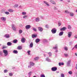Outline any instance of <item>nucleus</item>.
<instances>
[{
    "mask_svg": "<svg viewBox=\"0 0 77 77\" xmlns=\"http://www.w3.org/2000/svg\"><path fill=\"white\" fill-rule=\"evenodd\" d=\"M3 53L4 54L5 56H7L8 54V51L6 50H3Z\"/></svg>",
    "mask_w": 77,
    "mask_h": 77,
    "instance_id": "obj_1",
    "label": "nucleus"
},
{
    "mask_svg": "<svg viewBox=\"0 0 77 77\" xmlns=\"http://www.w3.org/2000/svg\"><path fill=\"white\" fill-rule=\"evenodd\" d=\"M51 32L53 34H54V33H56V32H57V29H56L55 28H53L51 30Z\"/></svg>",
    "mask_w": 77,
    "mask_h": 77,
    "instance_id": "obj_2",
    "label": "nucleus"
},
{
    "mask_svg": "<svg viewBox=\"0 0 77 77\" xmlns=\"http://www.w3.org/2000/svg\"><path fill=\"white\" fill-rule=\"evenodd\" d=\"M71 63V60H69L67 62V63H66L67 66H70V65Z\"/></svg>",
    "mask_w": 77,
    "mask_h": 77,
    "instance_id": "obj_3",
    "label": "nucleus"
},
{
    "mask_svg": "<svg viewBox=\"0 0 77 77\" xmlns=\"http://www.w3.org/2000/svg\"><path fill=\"white\" fill-rule=\"evenodd\" d=\"M12 27L13 30L14 31H16V27H15V25L13 24L12 25Z\"/></svg>",
    "mask_w": 77,
    "mask_h": 77,
    "instance_id": "obj_4",
    "label": "nucleus"
},
{
    "mask_svg": "<svg viewBox=\"0 0 77 77\" xmlns=\"http://www.w3.org/2000/svg\"><path fill=\"white\" fill-rule=\"evenodd\" d=\"M57 67H54L51 68V70L52 71H56V70H57Z\"/></svg>",
    "mask_w": 77,
    "mask_h": 77,
    "instance_id": "obj_5",
    "label": "nucleus"
},
{
    "mask_svg": "<svg viewBox=\"0 0 77 77\" xmlns=\"http://www.w3.org/2000/svg\"><path fill=\"white\" fill-rule=\"evenodd\" d=\"M21 42L22 43H24L26 42V39L24 38H22L21 39Z\"/></svg>",
    "mask_w": 77,
    "mask_h": 77,
    "instance_id": "obj_6",
    "label": "nucleus"
},
{
    "mask_svg": "<svg viewBox=\"0 0 77 77\" xmlns=\"http://www.w3.org/2000/svg\"><path fill=\"white\" fill-rule=\"evenodd\" d=\"M71 35H72V32H69L68 33V38H71Z\"/></svg>",
    "mask_w": 77,
    "mask_h": 77,
    "instance_id": "obj_7",
    "label": "nucleus"
},
{
    "mask_svg": "<svg viewBox=\"0 0 77 77\" xmlns=\"http://www.w3.org/2000/svg\"><path fill=\"white\" fill-rule=\"evenodd\" d=\"M38 30H39V32H42V31H43V29L41 27H38Z\"/></svg>",
    "mask_w": 77,
    "mask_h": 77,
    "instance_id": "obj_8",
    "label": "nucleus"
},
{
    "mask_svg": "<svg viewBox=\"0 0 77 77\" xmlns=\"http://www.w3.org/2000/svg\"><path fill=\"white\" fill-rule=\"evenodd\" d=\"M30 25H26L25 27L26 29H30Z\"/></svg>",
    "mask_w": 77,
    "mask_h": 77,
    "instance_id": "obj_9",
    "label": "nucleus"
},
{
    "mask_svg": "<svg viewBox=\"0 0 77 77\" xmlns=\"http://www.w3.org/2000/svg\"><path fill=\"white\" fill-rule=\"evenodd\" d=\"M46 61H47V62H51V60L49 59V57H47L46 59Z\"/></svg>",
    "mask_w": 77,
    "mask_h": 77,
    "instance_id": "obj_10",
    "label": "nucleus"
},
{
    "mask_svg": "<svg viewBox=\"0 0 77 77\" xmlns=\"http://www.w3.org/2000/svg\"><path fill=\"white\" fill-rule=\"evenodd\" d=\"M4 37L6 38H10V36L9 34H6L5 35Z\"/></svg>",
    "mask_w": 77,
    "mask_h": 77,
    "instance_id": "obj_11",
    "label": "nucleus"
},
{
    "mask_svg": "<svg viewBox=\"0 0 77 77\" xmlns=\"http://www.w3.org/2000/svg\"><path fill=\"white\" fill-rule=\"evenodd\" d=\"M63 34V32L61 31L60 32V33L59 34V36H62Z\"/></svg>",
    "mask_w": 77,
    "mask_h": 77,
    "instance_id": "obj_12",
    "label": "nucleus"
},
{
    "mask_svg": "<svg viewBox=\"0 0 77 77\" xmlns=\"http://www.w3.org/2000/svg\"><path fill=\"white\" fill-rule=\"evenodd\" d=\"M44 3H45L47 6H50V5L48 4L47 2H46V1H44Z\"/></svg>",
    "mask_w": 77,
    "mask_h": 77,
    "instance_id": "obj_13",
    "label": "nucleus"
},
{
    "mask_svg": "<svg viewBox=\"0 0 77 77\" xmlns=\"http://www.w3.org/2000/svg\"><path fill=\"white\" fill-rule=\"evenodd\" d=\"M33 46V43L32 42H31L29 45V47L30 48H32Z\"/></svg>",
    "mask_w": 77,
    "mask_h": 77,
    "instance_id": "obj_14",
    "label": "nucleus"
},
{
    "mask_svg": "<svg viewBox=\"0 0 77 77\" xmlns=\"http://www.w3.org/2000/svg\"><path fill=\"white\" fill-rule=\"evenodd\" d=\"M39 41H40V39H39V38L36 39L35 40V42H36V43H38V42H39Z\"/></svg>",
    "mask_w": 77,
    "mask_h": 77,
    "instance_id": "obj_15",
    "label": "nucleus"
},
{
    "mask_svg": "<svg viewBox=\"0 0 77 77\" xmlns=\"http://www.w3.org/2000/svg\"><path fill=\"white\" fill-rule=\"evenodd\" d=\"M1 20L4 21H6V18L4 17H2L1 18Z\"/></svg>",
    "mask_w": 77,
    "mask_h": 77,
    "instance_id": "obj_16",
    "label": "nucleus"
},
{
    "mask_svg": "<svg viewBox=\"0 0 77 77\" xmlns=\"http://www.w3.org/2000/svg\"><path fill=\"white\" fill-rule=\"evenodd\" d=\"M7 45L8 46H11L12 45V43L11 42H8L7 43Z\"/></svg>",
    "mask_w": 77,
    "mask_h": 77,
    "instance_id": "obj_17",
    "label": "nucleus"
},
{
    "mask_svg": "<svg viewBox=\"0 0 77 77\" xmlns=\"http://www.w3.org/2000/svg\"><path fill=\"white\" fill-rule=\"evenodd\" d=\"M35 21L36 22H38V21H39V18L38 17L36 18L35 19Z\"/></svg>",
    "mask_w": 77,
    "mask_h": 77,
    "instance_id": "obj_18",
    "label": "nucleus"
},
{
    "mask_svg": "<svg viewBox=\"0 0 77 77\" xmlns=\"http://www.w3.org/2000/svg\"><path fill=\"white\" fill-rule=\"evenodd\" d=\"M50 2L51 3H52V4H53L54 5H56V2H55L54 1L51 0L50 1Z\"/></svg>",
    "mask_w": 77,
    "mask_h": 77,
    "instance_id": "obj_19",
    "label": "nucleus"
},
{
    "mask_svg": "<svg viewBox=\"0 0 77 77\" xmlns=\"http://www.w3.org/2000/svg\"><path fill=\"white\" fill-rule=\"evenodd\" d=\"M39 59V57H37L34 58V60H35L36 61L37 60H38Z\"/></svg>",
    "mask_w": 77,
    "mask_h": 77,
    "instance_id": "obj_20",
    "label": "nucleus"
},
{
    "mask_svg": "<svg viewBox=\"0 0 77 77\" xmlns=\"http://www.w3.org/2000/svg\"><path fill=\"white\" fill-rule=\"evenodd\" d=\"M30 65L31 66H34L35 65V63L33 62H30Z\"/></svg>",
    "mask_w": 77,
    "mask_h": 77,
    "instance_id": "obj_21",
    "label": "nucleus"
},
{
    "mask_svg": "<svg viewBox=\"0 0 77 77\" xmlns=\"http://www.w3.org/2000/svg\"><path fill=\"white\" fill-rule=\"evenodd\" d=\"M33 72H30L29 73H28V75L29 77H30L31 75L32 74Z\"/></svg>",
    "mask_w": 77,
    "mask_h": 77,
    "instance_id": "obj_22",
    "label": "nucleus"
},
{
    "mask_svg": "<svg viewBox=\"0 0 77 77\" xmlns=\"http://www.w3.org/2000/svg\"><path fill=\"white\" fill-rule=\"evenodd\" d=\"M13 53L14 54H17L18 53V51L17 50H14L13 51Z\"/></svg>",
    "mask_w": 77,
    "mask_h": 77,
    "instance_id": "obj_23",
    "label": "nucleus"
},
{
    "mask_svg": "<svg viewBox=\"0 0 77 77\" xmlns=\"http://www.w3.org/2000/svg\"><path fill=\"white\" fill-rule=\"evenodd\" d=\"M59 66H61V65H64V63H59Z\"/></svg>",
    "mask_w": 77,
    "mask_h": 77,
    "instance_id": "obj_24",
    "label": "nucleus"
},
{
    "mask_svg": "<svg viewBox=\"0 0 77 77\" xmlns=\"http://www.w3.org/2000/svg\"><path fill=\"white\" fill-rule=\"evenodd\" d=\"M66 29V28L65 27H63V28L60 29V30H61V31H63V30H65Z\"/></svg>",
    "mask_w": 77,
    "mask_h": 77,
    "instance_id": "obj_25",
    "label": "nucleus"
},
{
    "mask_svg": "<svg viewBox=\"0 0 77 77\" xmlns=\"http://www.w3.org/2000/svg\"><path fill=\"white\" fill-rule=\"evenodd\" d=\"M53 48H54V49H57L58 48H57V45H55V46L54 47H53Z\"/></svg>",
    "mask_w": 77,
    "mask_h": 77,
    "instance_id": "obj_26",
    "label": "nucleus"
},
{
    "mask_svg": "<svg viewBox=\"0 0 77 77\" xmlns=\"http://www.w3.org/2000/svg\"><path fill=\"white\" fill-rule=\"evenodd\" d=\"M18 42V40L17 39H14L13 40V43H14L15 44H16V43H17Z\"/></svg>",
    "mask_w": 77,
    "mask_h": 77,
    "instance_id": "obj_27",
    "label": "nucleus"
},
{
    "mask_svg": "<svg viewBox=\"0 0 77 77\" xmlns=\"http://www.w3.org/2000/svg\"><path fill=\"white\" fill-rule=\"evenodd\" d=\"M17 49L18 50H21L22 49V48L21 46H19L17 47Z\"/></svg>",
    "mask_w": 77,
    "mask_h": 77,
    "instance_id": "obj_28",
    "label": "nucleus"
},
{
    "mask_svg": "<svg viewBox=\"0 0 77 77\" xmlns=\"http://www.w3.org/2000/svg\"><path fill=\"white\" fill-rule=\"evenodd\" d=\"M37 36V35H32V38H36Z\"/></svg>",
    "mask_w": 77,
    "mask_h": 77,
    "instance_id": "obj_29",
    "label": "nucleus"
},
{
    "mask_svg": "<svg viewBox=\"0 0 77 77\" xmlns=\"http://www.w3.org/2000/svg\"><path fill=\"white\" fill-rule=\"evenodd\" d=\"M42 41L43 42H46L48 41L46 39H43Z\"/></svg>",
    "mask_w": 77,
    "mask_h": 77,
    "instance_id": "obj_30",
    "label": "nucleus"
},
{
    "mask_svg": "<svg viewBox=\"0 0 77 77\" xmlns=\"http://www.w3.org/2000/svg\"><path fill=\"white\" fill-rule=\"evenodd\" d=\"M70 15L71 17H73V16H74V13H70Z\"/></svg>",
    "mask_w": 77,
    "mask_h": 77,
    "instance_id": "obj_31",
    "label": "nucleus"
},
{
    "mask_svg": "<svg viewBox=\"0 0 77 77\" xmlns=\"http://www.w3.org/2000/svg\"><path fill=\"white\" fill-rule=\"evenodd\" d=\"M22 14L23 15H26V12H22Z\"/></svg>",
    "mask_w": 77,
    "mask_h": 77,
    "instance_id": "obj_32",
    "label": "nucleus"
},
{
    "mask_svg": "<svg viewBox=\"0 0 77 77\" xmlns=\"http://www.w3.org/2000/svg\"><path fill=\"white\" fill-rule=\"evenodd\" d=\"M27 15H25L23 16V18H24V19H26V18H27Z\"/></svg>",
    "mask_w": 77,
    "mask_h": 77,
    "instance_id": "obj_33",
    "label": "nucleus"
},
{
    "mask_svg": "<svg viewBox=\"0 0 77 77\" xmlns=\"http://www.w3.org/2000/svg\"><path fill=\"white\" fill-rule=\"evenodd\" d=\"M60 77H65V75H64V74L63 73L61 74Z\"/></svg>",
    "mask_w": 77,
    "mask_h": 77,
    "instance_id": "obj_34",
    "label": "nucleus"
},
{
    "mask_svg": "<svg viewBox=\"0 0 77 77\" xmlns=\"http://www.w3.org/2000/svg\"><path fill=\"white\" fill-rule=\"evenodd\" d=\"M64 49L66 51H67L68 50V47H64Z\"/></svg>",
    "mask_w": 77,
    "mask_h": 77,
    "instance_id": "obj_35",
    "label": "nucleus"
},
{
    "mask_svg": "<svg viewBox=\"0 0 77 77\" xmlns=\"http://www.w3.org/2000/svg\"><path fill=\"white\" fill-rule=\"evenodd\" d=\"M4 73H6V72H8V70L7 69H5L4 71Z\"/></svg>",
    "mask_w": 77,
    "mask_h": 77,
    "instance_id": "obj_36",
    "label": "nucleus"
},
{
    "mask_svg": "<svg viewBox=\"0 0 77 77\" xmlns=\"http://www.w3.org/2000/svg\"><path fill=\"white\" fill-rule=\"evenodd\" d=\"M40 77H45V75L42 74L41 75Z\"/></svg>",
    "mask_w": 77,
    "mask_h": 77,
    "instance_id": "obj_37",
    "label": "nucleus"
},
{
    "mask_svg": "<svg viewBox=\"0 0 77 77\" xmlns=\"http://www.w3.org/2000/svg\"><path fill=\"white\" fill-rule=\"evenodd\" d=\"M8 11L10 12H13V10L11 9H9L8 10Z\"/></svg>",
    "mask_w": 77,
    "mask_h": 77,
    "instance_id": "obj_38",
    "label": "nucleus"
},
{
    "mask_svg": "<svg viewBox=\"0 0 77 77\" xmlns=\"http://www.w3.org/2000/svg\"><path fill=\"white\" fill-rule=\"evenodd\" d=\"M48 54L49 56V57H51V56L52 55L51 54V52L48 53Z\"/></svg>",
    "mask_w": 77,
    "mask_h": 77,
    "instance_id": "obj_39",
    "label": "nucleus"
},
{
    "mask_svg": "<svg viewBox=\"0 0 77 77\" xmlns=\"http://www.w3.org/2000/svg\"><path fill=\"white\" fill-rule=\"evenodd\" d=\"M64 55L65 57H68V56H69V55H68V54H64Z\"/></svg>",
    "mask_w": 77,
    "mask_h": 77,
    "instance_id": "obj_40",
    "label": "nucleus"
},
{
    "mask_svg": "<svg viewBox=\"0 0 77 77\" xmlns=\"http://www.w3.org/2000/svg\"><path fill=\"white\" fill-rule=\"evenodd\" d=\"M19 33L21 34L22 33V32H23V31L21 29H20L19 31Z\"/></svg>",
    "mask_w": 77,
    "mask_h": 77,
    "instance_id": "obj_41",
    "label": "nucleus"
},
{
    "mask_svg": "<svg viewBox=\"0 0 77 77\" xmlns=\"http://www.w3.org/2000/svg\"><path fill=\"white\" fill-rule=\"evenodd\" d=\"M9 75L10 76H12V75H13V74H12V73H9Z\"/></svg>",
    "mask_w": 77,
    "mask_h": 77,
    "instance_id": "obj_42",
    "label": "nucleus"
},
{
    "mask_svg": "<svg viewBox=\"0 0 77 77\" xmlns=\"http://www.w3.org/2000/svg\"><path fill=\"white\" fill-rule=\"evenodd\" d=\"M17 6H18V5L17 4H15L14 6V8H17Z\"/></svg>",
    "mask_w": 77,
    "mask_h": 77,
    "instance_id": "obj_43",
    "label": "nucleus"
},
{
    "mask_svg": "<svg viewBox=\"0 0 77 77\" xmlns=\"http://www.w3.org/2000/svg\"><path fill=\"white\" fill-rule=\"evenodd\" d=\"M68 27L69 29H71V26L70 25H68Z\"/></svg>",
    "mask_w": 77,
    "mask_h": 77,
    "instance_id": "obj_44",
    "label": "nucleus"
},
{
    "mask_svg": "<svg viewBox=\"0 0 77 77\" xmlns=\"http://www.w3.org/2000/svg\"><path fill=\"white\" fill-rule=\"evenodd\" d=\"M68 73L69 74H70V75H71V74H72V72L71 71H70Z\"/></svg>",
    "mask_w": 77,
    "mask_h": 77,
    "instance_id": "obj_45",
    "label": "nucleus"
},
{
    "mask_svg": "<svg viewBox=\"0 0 77 77\" xmlns=\"http://www.w3.org/2000/svg\"><path fill=\"white\" fill-rule=\"evenodd\" d=\"M30 51H27V53H28V55H30Z\"/></svg>",
    "mask_w": 77,
    "mask_h": 77,
    "instance_id": "obj_46",
    "label": "nucleus"
},
{
    "mask_svg": "<svg viewBox=\"0 0 77 77\" xmlns=\"http://www.w3.org/2000/svg\"><path fill=\"white\" fill-rule=\"evenodd\" d=\"M74 48L76 49H77V44L75 45Z\"/></svg>",
    "mask_w": 77,
    "mask_h": 77,
    "instance_id": "obj_47",
    "label": "nucleus"
},
{
    "mask_svg": "<svg viewBox=\"0 0 77 77\" xmlns=\"http://www.w3.org/2000/svg\"><path fill=\"white\" fill-rule=\"evenodd\" d=\"M5 14H7V15H9V13L7 11L5 12Z\"/></svg>",
    "mask_w": 77,
    "mask_h": 77,
    "instance_id": "obj_48",
    "label": "nucleus"
},
{
    "mask_svg": "<svg viewBox=\"0 0 77 77\" xmlns=\"http://www.w3.org/2000/svg\"><path fill=\"white\" fill-rule=\"evenodd\" d=\"M33 31H35V32H36V29L35 28H33Z\"/></svg>",
    "mask_w": 77,
    "mask_h": 77,
    "instance_id": "obj_49",
    "label": "nucleus"
},
{
    "mask_svg": "<svg viewBox=\"0 0 77 77\" xmlns=\"http://www.w3.org/2000/svg\"><path fill=\"white\" fill-rule=\"evenodd\" d=\"M65 13H66L67 14H68V13H69L68 11L67 10L65 11Z\"/></svg>",
    "mask_w": 77,
    "mask_h": 77,
    "instance_id": "obj_50",
    "label": "nucleus"
},
{
    "mask_svg": "<svg viewBox=\"0 0 77 77\" xmlns=\"http://www.w3.org/2000/svg\"><path fill=\"white\" fill-rule=\"evenodd\" d=\"M28 68H32V66L31 65L28 66Z\"/></svg>",
    "mask_w": 77,
    "mask_h": 77,
    "instance_id": "obj_51",
    "label": "nucleus"
},
{
    "mask_svg": "<svg viewBox=\"0 0 77 77\" xmlns=\"http://www.w3.org/2000/svg\"><path fill=\"white\" fill-rule=\"evenodd\" d=\"M6 47L5 46H3L2 49H4L5 48H6Z\"/></svg>",
    "mask_w": 77,
    "mask_h": 77,
    "instance_id": "obj_52",
    "label": "nucleus"
},
{
    "mask_svg": "<svg viewBox=\"0 0 77 77\" xmlns=\"http://www.w3.org/2000/svg\"><path fill=\"white\" fill-rule=\"evenodd\" d=\"M3 54V52L1 51H0V55L2 56V54Z\"/></svg>",
    "mask_w": 77,
    "mask_h": 77,
    "instance_id": "obj_53",
    "label": "nucleus"
},
{
    "mask_svg": "<svg viewBox=\"0 0 77 77\" xmlns=\"http://www.w3.org/2000/svg\"><path fill=\"white\" fill-rule=\"evenodd\" d=\"M60 25H61V23L59 22L58 23V26H60Z\"/></svg>",
    "mask_w": 77,
    "mask_h": 77,
    "instance_id": "obj_54",
    "label": "nucleus"
},
{
    "mask_svg": "<svg viewBox=\"0 0 77 77\" xmlns=\"http://www.w3.org/2000/svg\"><path fill=\"white\" fill-rule=\"evenodd\" d=\"M54 9H55V10H57V8L55 7H54Z\"/></svg>",
    "mask_w": 77,
    "mask_h": 77,
    "instance_id": "obj_55",
    "label": "nucleus"
},
{
    "mask_svg": "<svg viewBox=\"0 0 77 77\" xmlns=\"http://www.w3.org/2000/svg\"><path fill=\"white\" fill-rule=\"evenodd\" d=\"M20 27H23V25H22L21 24H20L19 25Z\"/></svg>",
    "mask_w": 77,
    "mask_h": 77,
    "instance_id": "obj_56",
    "label": "nucleus"
},
{
    "mask_svg": "<svg viewBox=\"0 0 77 77\" xmlns=\"http://www.w3.org/2000/svg\"><path fill=\"white\" fill-rule=\"evenodd\" d=\"M75 39H77V35H75Z\"/></svg>",
    "mask_w": 77,
    "mask_h": 77,
    "instance_id": "obj_57",
    "label": "nucleus"
},
{
    "mask_svg": "<svg viewBox=\"0 0 77 77\" xmlns=\"http://www.w3.org/2000/svg\"><path fill=\"white\" fill-rule=\"evenodd\" d=\"M45 27H46V28H48V26L47 25H45Z\"/></svg>",
    "mask_w": 77,
    "mask_h": 77,
    "instance_id": "obj_58",
    "label": "nucleus"
},
{
    "mask_svg": "<svg viewBox=\"0 0 77 77\" xmlns=\"http://www.w3.org/2000/svg\"><path fill=\"white\" fill-rule=\"evenodd\" d=\"M22 6L20 5V6H19V8H22Z\"/></svg>",
    "mask_w": 77,
    "mask_h": 77,
    "instance_id": "obj_59",
    "label": "nucleus"
},
{
    "mask_svg": "<svg viewBox=\"0 0 77 77\" xmlns=\"http://www.w3.org/2000/svg\"><path fill=\"white\" fill-rule=\"evenodd\" d=\"M67 2H68V3L70 2V0H68Z\"/></svg>",
    "mask_w": 77,
    "mask_h": 77,
    "instance_id": "obj_60",
    "label": "nucleus"
},
{
    "mask_svg": "<svg viewBox=\"0 0 77 77\" xmlns=\"http://www.w3.org/2000/svg\"><path fill=\"white\" fill-rule=\"evenodd\" d=\"M55 52H56V53H57V52H58V50H56Z\"/></svg>",
    "mask_w": 77,
    "mask_h": 77,
    "instance_id": "obj_61",
    "label": "nucleus"
},
{
    "mask_svg": "<svg viewBox=\"0 0 77 77\" xmlns=\"http://www.w3.org/2000/svg\"><path fill=\"white\" fill-rule=\"evenodd\" d=\"M75 56H77V53H75Z\"/></svg>",
    "mask_w": 77,
    "mask_h": 77,
    "instance_id": "obj_62",
    "label": "nucleus"
},
{
    "mask_svg": "<svg viewBox=\"0 0 77 77\" xmlns=\"http://www.w3.org/2000/svg\"><path fill=\"white\" fill-rule=\"evenodd\" d=\"M59 71L56 72V73H57V74H58V73H59Z\"/></svg>",
    "mask_w": 77,
    "mask_h": 77,
    "instance_id": "obj_63",
    "label": "nucleus"
},
{
    "mask_svg": "<svg viewBox=\"0 0 77 77\" xmlns=\"http://www.w3.org/2000/svg\"><path fill=\"white\" fill-rule=\"evenodd\" d=\"M76 67H75V68L77 69V64L76 65Z\"/></svg>",
    "mask_w": 77,
    "mask_h": 77,
    "instance_id": "obj_64",
    "label": "nucleus"
}]
</instances>
